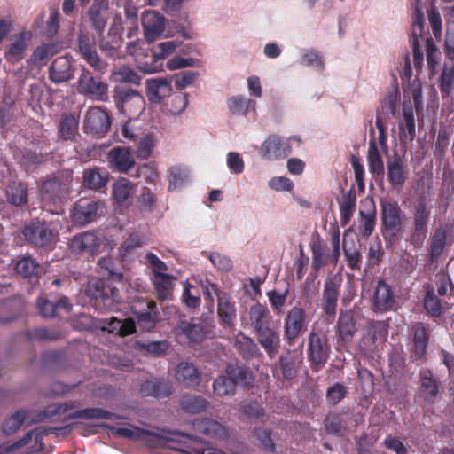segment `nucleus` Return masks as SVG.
I'll return each mask as SVG.
<instances>
[{
  "instance_id": "f257e3e1",
  "label": "nucleus",
  "mask_w": 454,
  "mask_h": 454,
  "mask_svg": "<svg viewBox=\"0 0 454 454\" xmlns=\"http://www.w3.org/2000/svg\"><path fill=\"white\" fill-rule=\"evenodd\" d=\"M25 240L31 246L48 249L56 242L58 232L53 230L51 223L40 218H35L25 224L22 229Z\"/></svg>"
},
{
  "instance_id": "f03ea898",
  "label": "nucleus",
  "mask_w": 454,
  "mask_h": 454,
  "mask_svg": "<svg viewBox=\"0 0 454 454\" xmlns=\"http://www.w3.org/2000/svg\"><path fill=\"white\" fill-rule=\"evenodd\" d=\"M97 46L98 42L94 35L86 30H79L76 38L78 53L96 74H105L107 72L108 63L99 56Z\"/></svg>"
},
{
  "instance_id": "7ed1b4c3",
  "label": "nucleus",
  "mask_w": 454,
  "mask_h": 454,
  "mask_svg": "<svg viewBox=\"0 0 454 454\" xmlns=\"http://www.w3.org/2000/svg\"><path fill=\"white\" fill-rule=\"evenodd\" d=\"M73 182V171L65 170L57 176L48 179L43 184V198L53 204L62 202L70 193Z\"/></svg>"
},
{
  "instance_id": "20e7f679",
  "label": "nucleus",
  "mask_w": 454,
  "mask_h": 454,
  "mask_svg": "<svg viewBox=\"0 0 454 454\" xmlns=\"http://www.w3.org/2000/svg\"><path fill=\"white\" fill-rule=\"evenodd\" d=\"M86 292L90 299L98 301L106 310H114L120 301L119 292L109 280L90 281Z\"/></svg>"
},
{
  "instance_id": "39448f33",
  "label": "nucleus",
  "mask_w": 454,
  "mask_h": 454,
  "mask_svg": "<svg viewBox=\"0 0 454 454\" xmlns=\"http://www.w3.org/2000/svg\"><path fill=\"white\" fill-rule=\"evenodd\" d=\"M301 141L296 136L282 137L278 135H270L261 145L259 153L262 159L274 161L286 158L292 153L291 141Z\"/></svg>"
},
{
  "instance_id": "423d86ee",
  "label": "nucleus",
  "mask_w": 454,
  "mask_h": 454,
  "mask_svg": "<svg viewBox=\"0 0 454 454\" xmlns=\"http://www.w3.org/2000/svg\"><path fill=\"white\" fill-rule=\"evenodd\" d=\"M380 205L383 228L391 237H396L403 229L404 216L398 201L394 199H384L380 200Z\"/></svg>"
},
{
  "instance_id": "0eeeda50",
  "label": "nucleus",
  "mask_w": 454,
  "mask_h": 454,
  "mask_svg": "<svg viewBox=\"0 0 454 454\" xmlns=\"http://www.w3.org/2000/svg\"><path fill=\"white\" fill-rule=\"evenodd\" d=\"M308 315L305 309L294 306L287 311L284 319V339L289 346L294 344L300 335L307 331Z\"/></svg>"
},
{
  "instance_id": "6e6552de",
  "label": "nucleus",
  "mask_w": 454,
  "mask_h": 454,
  "mask_svg": "<svg viewBox=\"0 0 454 454\" xmlns=\"http://www.w3.org/2000/svg\"><path fill=\"white\" fill-rule=\"evenodd\" d=\"M77 84V90L81 95L98 101L106 100L108 94L107 83L94 76L89 69L82 67Z\"/></svg>"
},
{
  "instance_id": "1a4fd4ad",
  "label": "nucleus",
  "mask_w": 454,
  "mask_h": 454,
  "mask_svg": "<svg viewBox=\"0 0 454 454\" xmlns=\"http://www.w3.org/2000/svg\"><path fill=\"white\" fill-rule=\"evenodd\" d=\"M83 127L85 132L98 137L105 136L110 129L111 120L106 107L91 106L84 117Z\"/></svg>"
},
{
  "instance_id": "9d476101",
  "label": "nucleus",
  "mask_w": 454,
  "mask_h": 454,
  "mask_svg": "<svg viewBox=\"0 0 454 454\" xmlns=\"http://www.w3.org/2000/svg\"><path fill=\"white\" fill-rule=\"evenodd\" d=\"M430 217V210L423 199L415 206L413 215V231L410 237V244L415 247H421L427 238V224Z\"/></svg>"
},
{
  "instance_id": "9b49d317",
  "label": "nucleus",
  "mask_w": 454,
  "mask_h": 454,
  "mask_svg": "<svg viewBox=\"0 0 454 454\" xmlns=\"http://www.w3.org/2000/svg\"><path fill=\"white\" fill-rule=\"evenodd\" d=\"M330 348L325 336L312 331L309 337L308 357L313 371H319L329 357Z\"/></svg>"
},
{
  "instance_id": "f8f14e48",
  "label": "nucleus",
  "mask_w": 454,
  "mask_h": 454,
  "mask_svg": "<svg viewBox=\"0 0 454 454\" xmlns=\"http://www.w3.org/2000/svg\"><path fill=\"white\" fill-rule=\"evenodd\" d=\"M144 35L147 42H154L161 36L166 28L167 20L160 12L145 10L141 16Z\"/></svg>"
},
{
  "instance_id": "ddd939ff",
  "label": "nucleus",
  "mask_w": 454,
  "mask_h": 454,
  "mask_svg": "<svg viewBox=\"0 0 454 454\" xmlns=\"http://www.w3.org/2000/svg\"><path fill=\"white\" fill-rule=\"evenodd\" d=\"M99 245V239L93 232L85 231L72 238L69 248L75 256L88 258L98 252Z\"/></svg>"
},
{
  "instance_id": "4468645a",
  "label": "nucleus",
  "mask_w": 454,
  "mask_h": 454,
  "mask_svg": "<svg viewBox=\"0 0 454 454\" xmlns=\"http://www.w3.org/2000/svg\"><path fill=\"white\" fill-rule=\"evenodd\" d=\"M113 98L117 109L122 114H126L131 106L144 103V98L138 90L121 84L114 87Z\"/></svg>"
},
{
  "instance_id": "2eb2a0df",
  "label": "nucleus",
  "mask_w": 454,
  "mask_h": 454,
  "mask_svg": "<svg viewBox=\"0 0 454 454\" xmlns=\"http://www.w3.org/2000/svg\"><path fill=\"white\" fill-rule=\"evenodd\" d=\"M116 22L117 17L114 19V23L109 27L106 35L104 33L97 34L98 49L109 58L116 56L122 44L121 34L117 27Z\"/></svg>"
},
{
  "instance_id": "dca6fc26",
  "label": "nucleus",
  "mask_w": 454,
  "mask_h": 454,
  "mask_svg": "<svg viewBox=\"0 0 454 454\" xmlns=\"http://www.w3.org/2000/svg\"><path fill=\"white\" fill-rule=\"evenodd\" d=\"M372 303L374 309L380 312L395 310L397 307V301L392 287L382 279L377 283Z\"/></svg>"
},
{
  "instance_id": "f3484780",
  "label": "nucleus",
  "mask_w": 454,
  "mask_h": 454,
  "mask_svg": "<svg viewBox=\"0 0 454 454\" xmlns=\"http://www.w3.org/2000/svg\"><path fill=\"white\" fill-rule=\"evenodd\" d=\"M145 94L150 103L160 105L172 93L171 82L167 78H151L145 82Z\"/></svg>"
},
{
  "instance_id": "a211bd4d",
  "label": "nucleus",
  "mask_w": 454,
  "mask_h": 454,
  "mask_svg": "<svg viewBox=\"0 0 454 454\" xmlns=\"http://www.w3.org/2000/svg\"><path fill=\"white\" fill-rule=\"evenodd\" d=\"M177 340L180 343H198L205 336L204 327L200 324H193L180 320L175 327Z\"/></svg>"
},
{
  "instance_id": "6ab92c4d",
  "label": "nucleus",
  "mask_w": 454,
  "mask_h": 454,
  "mask_svg": "<svg viewBox=\"0 0 454 454\" xmlns=\"http://www.w3.org/2000/svg\"><path fill=\"white\" fill-rule=\"evenodd\" d=\"M74 68L67 57H59L49 68V77L53 83L59 84L74 78Z\"/></svg>"
},
{
  "instance_id": "aec40b11",
  "label": "nucleus",
  "mask_w": 454,
  "mask_h": 454,
  "mask_svg": "<svg viewBox=\"0 0 454 454\" xmlns=\"http://www.w3.org/2000/svg\"><path fill=\"white\" fill-rule=\"evenodd\" d=\"M281 374L286 380L296 377L302 364V354L287 349L278 359Z\"/></svg>"
},
{
  "instance_id": "412c9836",
  "label": "nucleus",
  "mask_w": 454,
  "mask_h": 454,
  "mask_svg": "<svg viewBox=\"0 0 454 454\" xmlns=\"http://www.w3.org/2000/svg\"><path fill=\"white\" fill-rule=\"evenodd\" d=\"M256 333L257 341L262 347L267 356L272 359L279 352L280 349V334L279 332L269 326Z\"/></svg>"
},
{
  "instance_id": "4be33fe9",
  "label": "nucleus",
  "mask_w": 454,
  "mask_h": 454,
  "mask_svg": "<svg viewBox=\"0 0 454 454\" xmlns=\"http://www.w3.org/2000/svg\"><path fill=\"white\" fill-rule=\"evenodd\" d=\"M340 289V284H338L332 278L325 279L323 290V309L328 317H334L336 314Z\"/></svg>"
},
{
  "instance_id": "5701e85b",
  "label": "nucleus",
  "mask_w": 454,
  "mask_h": 454,
  "mask_svg": "<svg viewBox=\"0 0 454 454\" xmlns=\"http://www.w3.org/2000/svg\"><path fill=\"white\" fill-rule=\"evenodd\" d=\"M111 167L119 172L127 173L135 164V160L129 148L115 146L107 153Z\"/></svg>"
},
{
  "instance_id": "b1692460",
  "label": "nucleus",
  "mask_w": 454,
  "mask_h": 454,
  "mask_svg": "<svg viewBox=\"0 0 454 454\" xmlns=\"http://www.w3.org/2000/svg\"><path fill=\"white\" fill-rule=\"evenodd\" d=\"M100 205L99 201L80 200L73 210L74 221L82 225L95 221Z\"/></svg>"
},
{
  "instance_id": "393cba45",
  "label": "nucleus",
  "mask_w": 454,
  "mask_h": 454,
  "mask_svg": "<svg viewBox=\"0 0 454 454\" xmlns=\"http://www.w3.org/2000/svg\"><path fill=\"white\" fill-rule=\"evenodd\" d=\"M140 393L144 396L165 398L172 394V385L163 379H153L144 381L140 385Z\"/></svg>"
},
{
  "instance_id": "a878e982",
  "label": "nucleus",
  "mask_w": 454,
  "mask_h": 454,
  "mask_svg": "<svg viewBox=\"0 0 454 454\" xmlns=\"http://www.w3.org/2000/svg\"><path fill=\"white\" fill-rule=\"evenodd\" d=\"M225 373L229 376L233 382L234 386H240L242 387H249L254 383V375L251 370L239 364H228L225 367Z\"/></svg>"
},
{
  "instance_id": "bb28decb",
  "label": "nucleus",
  "mask_w": 454,
  "mask_h": 454,
  "mask_svg": "<svg viewBox=\"0 0 454 454\" xmlns=\"http://www.w3.org/2000/svg\"><path fill=\"white\" fill-rule=\"evenodd\" d=\"M108 9L109 7L92 3L85 13L90 27L97 34H101L105 31L108 21Z\"/></svg>"
},
{
  "instance_id": "cd10ccee",
  "label": "nucleus",
  "mask_w": 454,
  "mask_h": 454,
  "mask_svg": "<svg viewBox=\"0 0 454 454\" xmlns=\"http://www.w3.org/2000/svg\"><path fill=\"white\" fill-rule=\"evenodd\" d=\"M387 180L391 186L396 189H402L406 182L407 176L404 170L401 157L395 153L394 156L387 161Z\"/></svg>"
},
{
  "instance_id": "c85d7f7f",
  "label": "nucleus",
  "mask_w": 454,
  "mask_h": 454,
  "mask_svg": "<svg viewBox=\"0 0 454 454\" xmlns=\"http://www.w3.org/2000/svg\"><path fill=\"white\" fill-rule=\"evenodd\" d=\"M248 317L250 326L254 333L270 326V312L266 306L259 302L249 308Z\"/></svg>"
},
{
  "instance_id": "c756f323",
  "label": "nucleus",
  "mask_w": 454,
  "mask_h": 454,
  "mask_svg": "<svg viewBox=\"0 0 454 454\" xmlns=\"http://www.w3.org/2000/svg\"><path fill=\"white\" fill-rule=\"evenodd\" d=\"M439 389L440 383L433 376L431 371H427L420 376L419 395L425 403L427 404H433L439 395Z\"/></svg>"
},
{
  "instance_id": "7c9ffc66",
  "label": "nucleus",
  "mask_w": 454,
  "mask_h": 454,
  "mask_svg": "<svg viewBox=\"0 0 454 454\" xmlns=\"http://www.w3.org/2000/svg\"><path fill=\"white\" fill-rule=\"evenodd\" d=\"M102 329L119 336H128L136 332V322L132 318L123 320L112 317L102 321Z\"/></svg>"
},
{
  "instance_id": "2f4dec72",
  "label": "nucleus",
  "mask_w": 454,
  "mask_h": 454,
  "mask_svg": "<svg viewBox=\"0 0 454 454\" xmlns=\"http://www.w3.org/2000/svg\"><path fill=\"white\" fill-rule=\"evenodd\" d=\"M37 304L40 313L43 317H54L60 311L68 312L71 309L67 297H62L56 301H50L47 298L40 297Z\"/></svg>"
},
{
  "instance_id": "473e14b6",
  "label": "nucleus",
  "mask_w": 454,
  "mask_h": 454,
  "mask_svg": "<svg viewBox=\"0 0 454 454\" xmlns=\"http://www.w3.org/2000/svg\"><path fill=\"white\" fill-rule=\"evenodd\" d=\"M119 418L120 416L116 413L110 412L101 408H86L68 414L62 421L65 422L74 419L115 420Z\"/></svg>"
},
{
  "instance_id": "72a5a7b5",
  "label": "nucleus",
  "mask_w": 454,
  "mask_h": 454,
  "mask_svg": "<svg viewBox=\"0 0 454 454\" xmlns=\"http://www.w3.org/2000/svg\"><path fill=\"white\" fill-rule=\"evenodd\" d=\"M176 379L184 386L195 387L200 382V374L193 364L182 362L177 365Z\"/></svg>"
},
{
  "instance_id": "f704fd0d",
  "label": "nucleus",
  "mask_w": 454,
  "mask_h": 454,
  "mask_svg": "<svg viewBox=\"0 0 454 454\" xmlns=\"http://www.w3.org/2000/svg\"><path fill=\"white\" fill-rule=\"evenodd\" d=\"M338 333L343 341H350L356 332V324L351 310H342L338 318Z\"/></svg>"
},
{
  "instance_id": "c9c22d12",
  "label": "nucleus",
  "mask_w": 454,
  "mask_h": 454,
  "mask_svg": "<svg viewBox=\"0 0 454 454\" xmlns=\"http://www.w3.org/2000/svg\"><path fill=\"white\" fill-rule=\"evenodd\" d=\"M429 336V330L425 325L419 324L415 327L412 339L414 346L412 356L415 360H419L426 355Z\"/></svg>"
},
{
  "instance_id": "e433bc0d",
  "label": "nucleus",
  "mask_w": 454,
  "mask_h": 454,
  "mask_svg": "<svg viewBox=\"0 0 454 454\" xmlns=\"http://www.w3.org/2000/svg\"><path fill=\"white\" fill-rule=\"evenodd\" d=\"M226 104L230 113L236 116H246L250 109H255L256 105L255 101L243 95L230 97Z\"/></svg>"
},
{
  "instance_id": "4c0bfd02",
  "label": "nucleus",
  "mask_w": 454,
  "mask_h": 454,
  "mask_svg": "<svg viewBox=\"0 0 454 454\" xmlns=\"http://www.w3.org/2000/svg\"><path fill=\"white\" fill-rule=\"evenodd\" d=\"M15 270L18 275L33 281L38 278L41 265L32 256H23L16 262Z\"/></svg>"
},
{
  "instance_id": "58836bf2",
  "label": "nucleus",
  "mask_w": 454,
  "mask_h": 454,
  "mask_svg": "<svg viewBox=\"0 0 454 454\" xmlns=\"http://www.w3.org/2000/svg\"><path fill=\"white\" fill-rule=\"evenodd\" d=\"M218 315L226 326L232 327L236 320V309L226 294H218Z\"/></svg>"
},
{
  "instance_id": "ea45409f",
  "label": "nucleus",
  "mask_w": 454,
  "mask_h": 454,
  "mask_svg": "<svg viewBox=\"0 0 454 454\" xmlns=\"http://www.w3.org/2000/svg\"><path fill=\"white\" fill-rule=\"evenodd\" d=\"M312 269L318 272L329 261L331 262L329 248L322 241H314L311 244Z\"/></svg>"
},
{
  "instance_id": "a19ab883",
  "label": "nucleus",
  "mask_w": 454,
  "mask_h": 454,
  "mask_svg": "<svg viewBox=\"0 0 454 454\" xmlns=\"http://www.w3.org/2000/svg\"><path fill=\"white\" fill-rule=\"evenodd\" d=\"M370 206V209L367 212L360 211L359 215L361 217V225L359 227V234L364 238L371 236L374 231L376 224V207L372 199L369 201H365Z\"/></svg>"
},
{
  "instance_id": "79ce46f5",
  "label": "nucleus",
  "mask_w": 454,
  "mask_h": 454,
  "mask_svg": "<svg viewBox=\"0 0 454 454\" xmlns=\"http://www.w3.org/2000/svg\"><path fill=\"white\" fill-rule=\"evenodd\" d=\"M438 87L442 98H448L454 90V66L444 64L438 79Z\"/></svg>"
},
{
  "instance_id": "37998d69",
  "label": "nucleus",
  "mask_w": 454,
  "mask_h": 454,
  "mask_svg": "<svg viewBox=\"0 0 454 454\" xmlns=\"http://www.w3.org/2000/svg\"><path fill=\"white\" fill-rule=\"evenodd\" d=\"M169 184L168 190L173 191L180 189L186 185L190 181V170L188 168L181 165L172 166L168 169Z\"/></svg>"
},
{
  "instance_id": "c03bdc74",
  "label": "nucleus",
  "mask_w": 454,
  "mask_h": 454,
  "mask_svg": "<svg viewBox=\"0 0 454 454\" xmlns=\"http://www.w3.org/2000/svg\"><path fill=\"white\" fill-rule=\"evenodd\" d=\"M107 182V174L100 172L98 168L86 169L83 172V184L86 188L98 191L104 188Z\"/></svg>"
},
{
  "instance_id": "a18cd8bd",
  "label": "nucleus",
  "mask_w": 454,
  "mask_h": 454,
  "mask_svg": "<svg viewBox=\"0 0 454 454\" xmlns=\"http://www.w3.org/2000/svg\"><path fill=\"white\" fill-rule=\"evenodd\" d=\"M29 36L24 32L15 37L5 52V58L9 62L14 63L23 59V52L27 46V40Z\"/></svg>"
},
{
  "instance_id": "49530a36",
  "label": "nucleus",
  "mask_w": 454,
  "mask_h": 454,
  "mask_svg": "<svg viewBox=\"0 0 454 454\" xmlns=\"http://www.w3.org/2000/svg\"><path fill=\"white\" fill-rule=\"evenodd\" d=\"M196 428L199 432L212 438L224 439L226 437V429L219 422L205 419L197 423Z\"/></svg>"
},
{
  "instance_id": "de8ad7c7",
  "label": "nucleus",
  "mask_w": 454,
  "mask_h": 454,
  "mask_svg": "<svg viewBox=\"0 0 454 454\" xmlns=\"http://www.w3.org/2000/svg\"><path fill=\"white\" fill-rule=\"evenodd\" d=\"M6 197L12 206H24L27 203V187L22 183H13L8 186Z\"/></svg>"
},
{
  "instance_id": "09e8293b",
  "label": "nucleus",
  "mask_w": 454,
  "mask_h": 454,
  "mask_svg": "<svg viewBox=\"0 0 454 454\" xmlns=\"http://www.w3.org/2000/svg\"><path fill=\"white\" fill-rule=\"evenodd\" d=\"M367 161L369 170L372 174L376 176L383 175L384 162L378 150L376 141L371 138L369 141V149L367 153Z\"/></svg>"
},
{
  "instance_id": "8fccbe9b",
  "label": "nucleus",
  "mask_w": 454,
  "mask_h": 454,
  "mask_svg": "<svg viewBox=\"0 0 454 454\" xmlns=\"http://www.w3.org/2000/svg\"><path fill=\"white\" fill-rule=\"evenodd\" d=\"M27 411L24 409H20L12 413L2 425L3 434L9 436L16 433L27 419Z\"/></svg>"
},
{
  "instance_id": "3c124183",
  "label": "nucleus",
  "mask_w": 454,
  "mask_h": 454,
  "mask_svg": "<svg viewBox=\"0 0 454 454\" xmlns=\"http://www.w3.org/2000/svg\"><path fill=\"white\" fill-rule=\"evenodd\" d=\"M175 278L167 273H159L155 277L154 286L160 301L168 300L174 286Z\"/></svg>"
},
{
  "instance_id": "603ef678",
  "label": "nucleus",
  "mask_w": 454,
  "mask_h": 454,
  "mask_svg": "<svg viewBox=\"0 0 454 454\" xmlns=\"http://www.w3.org/2000/svg\"><path fill=\"white\" fill-rule=\"evenodd\" d=\"M447 243V233L442 229H436L430 243L429 257L431 262H436L443 253Z\"/></svg>"
},
{
  "instance_id": "864d4df0",
  "label": "nucleus",
  "mask_w": 454,
  "mask_h": 454,
  "mask_svg": "<svg viewBox=\"0 0 454 454\" xmlns=\"http://www.w3.org/2000/svg\"><path fill=\"white\" fill-rule=\"evenodd\" d=\"M234 347L245 359L255 356L259 351L258 346L254 340L244 334L237 336Z\"/></svg>"
},
{
  "instance_id": "5fc2aeb1",
  "label": "nucleus",
  "mask_w": 454,
  "mask_h": 454,
  "mask_svg": "<svg viewBox=\"0 0 454 454\" xmlns=\"http://www.w3.org/2000/svg\"><path fill=\"white\" fill-rule=\"evenodd\" d=\"M114 79L121 85L131 84L138 86L141 84L142 76L128 66H121L114 74Z\"/></svg>"
},
{
  "instance_id": "6e6d98bb",
  "label": "nucleus",
  "mask_w": 454,
  "mask_h": 454,
  "mask_svg": "<svg viewBox=\"0 0 454 454\" xmlns=\"http://www.w3.org/2000/svg\"><path fill=\"white\" fill-rule=\"evenodd\" d=\"M424 309L433 317H440L442 315V309L440 299L435 294L433 287L427 290L424 301Z\"/></svg>"
},
{
  "instance_id": "4d7b16f0",
  "label": "nucleus",
  "mask_w": 454,
  "mask_h": 454,
  "mask_svg": "<svg viewBox=\"0 0 454 454\" xmlns=\"http://www.w3.org/2000/svg\"><path fill=\"white\" fill-rule=\"evenodd\" d=\"M208 402L202 396H186L182 403L181 408L190 414H198L206 411Z\"/></svg>"
},
{
  "instance_id": "13d9d810",
  "label": "nucleus",
  "mask_w": 454,
  "mask_h": 454,
  "mask_svg": "<svg viewBox=\"0 0 454 454\" xmlns=\"http://www.w3.org/2000/svg\"><path fill=\"white\" fill-rule=\"evenodd\" d=\"M356 209V195L350 190L347 193L343 194L342 201L340 205V219L342 224H346L349 222Z\"/></svg>"
},
{
  "instance_id": "bf43d9fd",
  "label": "nucleus",
  "mask_w": 454,
  "mask_h": 454,
  "mask_svg": "<svg viewBox=\"0 0 454 454\" xmlns=\"http://www.w3.org/2000/svg\"><path fill=\"white\" fill-rule=\"evenodd\" d=\"M78 121L74 115H64L60 121L59 135L64 140H72L78 132Z\"/></svg>"
},
{
  "instance_id": "052dcab7",
  "label": "nucleus",
  "mask_w": 454,
  "mask_h": 454,
  "mask_svg": "<svg viewBox=\"0 0 454 454\" xmlns=\"http://www.w3.org/2000/svg\"><path fill=\"white\" fill-rule=\"evenodd\" d=\"M188 93L176 94L172 97L169 103L165 105V111L171 115H180L184 112L189 105Z\"/></svg>"
},
{
  "instance_id": "680f3d73",
  "label": "nucleus",
  "mask_w": 454,
  "mask_h": 454,
  "mask_svg": "<svg viewBox=\"0 0 454 454\" xmlns=\"http://www.w3.org/2000/svg\"><path fill=\"white\" fill-rule=\"evenodd\" d=\"M213 388L219 396H231L234 395L236 391V387L227 375L217 377L213 382Z\"/></svg>"
},
{
  "instance_id": "e2e57ef3",
  "label": "nucleus",
  "mask_w": 454,
  "mask_h": 454,
  "mask_svg": "<svg viewBox=\"0 0 454 454\" xmlns=\"http://www.w3.org/2000/svg\"><path fill=\"white\" fill-rule=\"evenodd\" d=\"M148 308V311L141 312L137 316L136 325H137L139 328L145 332H150L155 327L157 317L156 313L153 310L155 304L150 303Z\"/></svg>"
},
{
  "instance_id": "0e129e2a",
  "label": "nucleus",
  "mask_w": 454,
  "mask_h": 454,
  "mask_svg": "<svg viewBox=\"0 0 454 454\" xmlns=\"http://www.w3.org/2000/svg\"><path fill=\"white\" fill-rule=\"evenodd\" d=\"M289 294V288H286L284 292L278 290H271L267 292V297L269 302L277 315H280L284 312V307Z\"/></svg>"
},
{
  "instance_id": "69168bd1",
  "label": "nucleus",
  "mask_w": 454,
  "mask_h": 454,
  "mask_svg": "<svg viewBox=\"0 0 454 454\" xmlns=\"http://www.w3.org/2000/svg\"><path fill=\"white\" fill-rule=\"evenodd\" d=\"M131 190L132 186L130 183L126 180L119 181L114 184L113 187V193L119 205L125 206L129 203Z\"/></svg>"
},
{
  "instance_id": "338daca9",
  "label": "nucleus",
  "mask_w": 454,
  "mask_h": 454,
  "mask_svg": "<svg viewBox=\"0 0 454 454\" xmlns=\"http://www.w3.org/2000/svg\"><path fill=\"white\" fill-rule=\"evenodd\" d=\"M400 99L401 95L398 90H395L387 95L382 104V111L387 120H389L395 115Z\"/></svg>"
},
{
  "instance_id": "774afa93",
  "label": "nucleus",
  "mask_w": 454,
  "mask_h": 454,
  "mask_svg": "<svg viewBox=\"0 0 454 454\" xmlns=\"http://www.w3.org/2000/svg\"><path fill=\"white\" fill-rule=\"evenodd\" d=\"M113 429L116 435L132 440L147 439V437L154 436V434H151L149 431L137 427H118Z\"/></svg>"
}]
</instances>
